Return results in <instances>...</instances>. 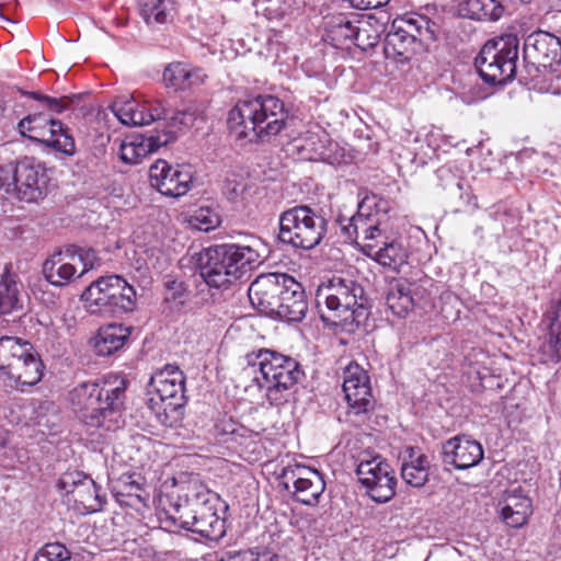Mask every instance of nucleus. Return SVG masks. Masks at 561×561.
<instances>
[{"label":"nucleus","mask_w":561,"mask_h":561,"mask_svg":"<svg viewBox=\"0 0 561 561\" xmlns=\"http://www.w3.org/2000/svg\"><path fill=\"white\" fill-rule=\"evenodd\" d=\"M44 105L54 113H61L66 108H68L70 104V99L68 96L62 98H51L46 95L43 98Z\"/></svg>","instance_id":"603ef678"},{"label":"nucleus","mask_w":561,"mask_h":561,"mask_svg":"<svg viewBox=\"0 0 561 561\" xmlns=\"http://www.w3.org/2000/svg\"><path fill=\"white\" fill-rule=\"evenodd\" d=\"M110 275L101 276L92 282L81 295L83 306L92 316L113 317L114 291L118 287H111Z\"/></svg>","instance_id":"a878e982"},{"label":"nucleus","mask_w":561,"mask_h":561,"mask_svg":"<svg viewBox=\"0 0 561 561\" xmlns=\"http://www.w3.org/2000/svg\"><path fill=\"white\" fill-rule=\"evenodd\" d=\"M46 168L34 158H23L9 169L0 170V188L26 203L37 202L46 195Z\"/></svg>","instance_id":"9b49d317"},{"label":"nucleus","mask_w":561,"mask_h":561,"mask_svg":"<svg viewBox=\"0 0 561 561\" xmlns=\"http://www.w3.org/2000/svg\"><path fill=\"white\" fill-rule=\"evenodd\" d=\"M111 287H118L114 291L113 317L134 312L138 307V297L135 286L128 283L123 276L110 275Z\"/></svg>","instance_id":"f704fd0d"},{"label":"nucleus","mask_w":561,"mask_h":561,"mask_svg":"<svg viewBox=\"0 0 561 561\" xmlns=\"http://www.w3.org/2000/svg\"><path fill=\"white\" fill-rule=\"evenodd\" d=\"M167 111L168 110L163 101H147L142 98V127L153 123L156 124V127L152 130L142 134V149L147 150L145 138L156 133V129L161 130L163 128V123H169V121L165 119Z\"/></svg>","instance_id":"ea45409f"},{"label":"nucleus","mask_w":561,"mask_h":561,"mask_svg":"<svg viewBox=\"0 0 561 561\" xmlns=\"http://www.w3.org/2000/svg\"><path fill=\"white\" fill-rule=\"evenodd\" d=\"M551 92L553 94L561 95V77L557 78L556 84L551 85Z\"/></svg>","instance_id":"13d9d810"},{"label":"nucleus","mask_w":561,"mask_h":561,"mask_svg":"<svg viewBox=\"0 0 561 561\" xmlns=\"http://www.w3.org/2000/svg\"><path fill=\"white\" fill-rule=\"evenodd\" d=\"M49 561H67L70 559V551L60 542H50L39 550Z\"/></svg>","instance_id":"8fccbe9b"},{"label":"nucleus","mask_w":561,"mask_h":561,"mask_svg":"<svg viewBox=\"0 0 561 561\" xmlns=\"http://www.w3.org/2000/svg\"><path fill=\"white\" fill-rule=\"evenodd\" d=\"M220 222L219 214L210 207H199L188 218L192 228L204 232L215 230Z\"/></svg>","instance_id":"79ce46f5"},{"label":"nucleus","mask_w":561,"mask_h":561,"mask_svg":"<svg viewBox=\"0 0 561 561\" xmlns=\"http://www.w3.org/2000/svg\"><path fill=\"white\" fill-rule=\"evenodd\" d=\"M162 77L165 85L175 91L197 88L204 84L207 79V75L202 68L181 61L169 64L164 68Z\"/></svg>","instance_id":"c756f323"},{"label":"nucleus","mask_w":561,"mask_h":561,"mask_svg":"<svg viewBox=\"0 0 561 561\" xmlns=\"http://www.w3.org/2000/svg\"><path fill=\"white\" fill-rule=\"evenodd\" d=\"M385 202L376 194L365 193L358 203L357 211L350 218H339L343 234L355 242L366 253V245L382 239L380 228L386 217Z\"/></svg>","instance_id":"f8f14e48"},{"label":"nucleus","mask_w":561,"mask_h":561,"mask_svg":"<svg viewBox=\"0 0 561 561\" xmlns=\"http://www.w3.org/2000/svg\"><path fill=\"white\" fill-rule=\"evenodd\" d=\"M186 288L183 282L175 279L168 280L164 284V301L170 305L171 308H179L184 305L186 300Z\"/></svg>","instance_id":"49530a36"},{"label":"nucleus","mask_w":561,"mask_h":561,"mask_svg":"<svg viewBox=\"0 0 561 561\" xmlns=\"http://www.w3.org/2000/svg\"><path fill=\"white\" fill-rule=\"evenodd\" d=\"M260 263L259 252L249 245L220 244L199 255L201 276L214 288H225Z\"/></svg>","instance_id":"39448f33"},{"label":"nucleus","mask_w":561,"mask_h":561,"mask_svg":"<svg viewBox=\"0 0 561 561\" xmlns=\"http://www.w3.org/2000/svg\"><path fill=\"white\" fill-rule=\"evenodd\" d=\"M437 26L426 15L407 12L397 16L385 39V54L400 62L408 61L421 43L436 39Z\"/></svg>","instance_id":"423d86ee"},{"label":"nucleus","mask_w":561,"mask_h":561,"mask_svg":"<svg viewBox=\"0 0 561 561\" xmlns=\"http://www.w3.org/2000/svg\"><path fill=\"white\" fill-rule=\"evenodd\" d=\"M304 144L298 148L305 149L309 152L306 154V159L309 160H324L328 157L325 142L328 141L327 135L310 134L308 137L302 139Z\"/></svg>","instance_id":"a18cd8bd"},{"label":"nucleus","mask_w":561,"mask_h":561,"mask_svg":"<svg viewBox=\"0 0 561 561\" xmlns=\"http://www.w3.org/2000/svg\"><path fill=\"white\" fill-rule=\"evenodd\" d=\"M95 252L80 250L78 254L55 253L43 264L45 279L54 286L62 287L94 267Z\"/></svg>","instance_id":"dca6fc26"},{"label":"nucleus","mask_w":561,"mask_h":561,"mask_svg":"<svg viewBox=\"0 0 561 561\" xmlns=\"http://www.w3.org/2000/svg\"><path fill=\"white\" fill-rule=\"evenodd\" d=\"M21 307V291L16 276L5 272L0 279V313H11Z\"/></svg>","instance_id":"4c0bfd02"},{"label":"nucleus","mask_w":561,"mask_h":561,"mask_svg":"<svg viewBox=\"0 0 561 561\" xmlns=\"http://www.w3.org/2000/svg\"><path fill=\"white\" fill-rule=\"evenodd\" d=\"M127 382L121 375L110 374L94 381H83L69 392V400L78 419L92 428L114 431V416Z\"/></svg>","instance_id":"f257e3e1"},{"label":"nucleus","mask_w":561,"mask_h":561,"mask_svg":"<svg viewBox=\"0 0 561 561\" xmlns=\"http://www.w3.org/2000/svg\"><path fill=\"white\" fill-rule=\"evenodd\" d=\"M519 41L506 35L488 41L476 58V67L484 82L505 84L516 75Z\"/></svg>","instance_id":"1a4fd4ad"},{"label":"nucleus","mask_w":561,"mask_h":561,"mask_svg":"<svg viewBox=\"0 0 561 561\" xmlns=\"http://www.w3.org/2000/svg\"><path fill=\"white\" fill-rule=\"evenodd\" d=\"M140 158V142L137 137H127L121 146V159L129 164H137Z\"/></svg>","instance_id":"09e8293b"},{"label":"nucleus","mask_w":561,"mask_h":561,"mask_svg":"<svg viewBox=\"0 0 561 561\" xmlns=\"http://www.w3.org/2000/svg\"><path fill=\"white\" fill-rule=\"evenodd\" d=\"M288 114L283 101L273 95H259L239 101L228 114V127L236 138L256 141L284 129Z\"/></svg>","instance_id":"7ed1b4c3"},{"label":"nucleus","mask_w":561,"mask_h":561,"mask_svg":"<svg viewBox=\"0 0 561 561\" xmlns=\"http://www.w3.org/2000/svg\"><path fill=\"white\" fill-rule=\"evenodd\" d=\"M131 332V327L121 323L104 324L90 337L89 346L98 357H108L125 346Z\"/></svg>","instance_id":"393cba45"},{"label":"nucleus","mask_w":561,"mask_h":561,"mask_svg":"<svg viewBox=\"0 0 561 561\" xmlns=\"http://www.w3.org/2000/svg\"><path fill=\"white\" fill-rule=\"evenodd\" d=\"M217 501V494L211 492L197 474L182 472L161 485L160 493L154 499L157 518L159 519L163 512L180 514L185 508Z\"/></svg>","instance_id":"6e6552de"},{"label":"nucleus","mask_w":561,"mask_h":561,"mask_svg":"<svg viewBox=\"0 0 561 561\" xmlns=\"http://www.w3.org/2000/svg\"><path fill=\"white\" fill-rule=\"evenodd\" d=\"M58 119H54L45 113H34L22 118L18 124V130L23 137H27L31 140L43 142L49 131L53 123Z\"/></svg>","instance_id":"e433bc0d"},{"label":"nucleus","mask_w":561,"mask_h":561,"mask_svg":"<svg viewBox=\"0 0 561 561\" xmlns=\"http://www.w3.org/2000/svg\"><path fill=\"white\" fill-rule=\"evenodd\" d=\"M232 193L238 194V192H237V187H233V188H232Z\"/></svg>","instance_id":"e2e57ef3"},{"label":"nucleus","mask_w":561,"mask_h":561,"mask_svg":"<svg viewBox=\"0 0 561 561\" xmlns=\"http://www.w3.org/2000/svg\"><path fill=\"white\" fill-rule=\"evenodd\" d=\"M27 355L18 358L11 366L5 369L0 379L5 387L18 388L24 386H35L42 378L44 373V364L39 356L33 351H27Z\"/></svg>","instance_id":"4be33fe9"},{"label":"nucleus","mask_w":561,"mask_h":561,"mask_svg":"<svg viewBox=\"0 0 561 561\" xmlns=\"http://www.w3.org/2000/svg\"><path fill=\"white\" fill-rule=\"evenodd\" d=\"M343 392L350 408V413H367L373 407V393L369 376L356 363H350L344 368Z\"/></svg>","instance_id":"6ab92c4d"},{"label":"nucleus","mask_w":561,"mask_h":561,"mask_svg":"<svg viewBox=\"0 0 561 561\" xmlns=\"http://www.w3.org/2000/svg\"><path fill=\"white\" fill-rule=\"evenodd\" d=\"M327 233V220L309 206L291 207L279 215L278 239L294 248L310 250Z\"/></svg>","instance_id":"9d476101"},{"label":"nucleus","mask_w":561,"mask_h":561,"mask_svg":"<svg viewBox=\"0 0 561 561\" xmlns=\"http://www.w3.org/2000/svg\"><path fill=\"white\" fill-rule=\"evenodd\" d=\"M33 561H49V560H48V559H46V558H45V556H44L41 551H38V552L35 554V557H34Z\"/></svg>","instance_id":"052dcab7"},{"label":"nucleus","mask_w":561,"mask_h":561,"mask_svg":"<svg viewBox=\"0 0 561 561\" xmlns=\"http://www.w3.org/2000/svg\"><path fill=\"white\" fill-rule=\"evenodd\" d=\"M524 51L534 64L552 67L561 61V41L550 33L537 32L526 38Z\"/></svg>","instance_id":"b1692460"},{"label":"nucleus","mask_w":561,"mask_h":561,"mask_svg":"<svg viewBox=\"0 0 561 561\" xmlns=\"http://www.w3.org/2000/svg\"><path fill=\"white\" fill-rule=\"evenodd\" d=\"M30 95L34 99V100H37V101H41L43 102V98H45L46 95L44 94H41L38 92H31Z\"/></svg>","instance_id":"bf43d9fd"},{"label":"nucleus","mask_w":561,"mask_h":561,"mask_svg":"<svg viewBox=\"0 0 561 561\" xmlns=\"http://www.w3.org/2000/svg\"><path fill=\"white\" fill-rule=\"evenodd\" d=\"M356 474L367 494L377 503H386L396 494L394 471L380 456L360 459Z\"/></svg>","instance_id":"2eb2a0df"},{"label":"nucleus","mask_w":561,"mask_h":561,"mask_svg":"<svg viewBox=\"0 0 561 561\" xmlns=\"http://www.w3.org/2000/svg\"><path fill=\"white\" fill-rule=\"evenodd\" d=\"M548 345L557 359L561 360V300L556 305L549 325Z\"/></svg>","instance_id":"c03bdc74"},{"label":"nucleus","mask_w":561,"mask_h":561,"mask_svg":"<svg viewBox=\"0 0 561 561\" xmlns=\"http://www.w3.org/2000/svg\"><path fill=\"white\" fill-rule=\"evenodd\" d=\"M115 496L122 507L135 511L136 513L139 511L140 494H127L126 491H117Z\"/></svg>","instance_id":"3c124183"},{"label":"nucleus","mask_w":561,"mask_h":561,"mask_svg":"<svg viewBox=\"0 0 561 561\" xmlns=\"http://www.w3.org/2000/svg\"><path fill=\"white\" fill-rule=\"evenodd\" d=\"M352 7L358 10H369L382 7L389 0H347Z\"/></svg>","instance_id":"5fc2aeb1"},{"label":"nucleus","mask_w":561,"mask_h":561,"mask_svg":"<svg viewBox=\"0 0 561 561\" xmlns=\"http://www.w3.org/2000/svg\"><path fill=\"white\" fill-rule=\"evenodd\" d=\"M118 491H126L127 494H139L140 485L136 481L125 482Z\"/></svg>","instance_id":"4d7b16f0"},{"label":"nucleus","mask_w":561,"mask_h":561,"mask_svg":"<svg viewBox=\"0 0 561 561\" xmlns=\"http://www.w3.org/2000/svg\"><path fill=\"white\" fill-rule=\"evenodd\" d=\"M419 286L408 279L400 278L390 284L386 301L391 312L404 318L413 309Z\"/></svg>","instance_id":"2f4dec72"},{"label":"nucleus","mask_w":561,"mask_h":561,"mask_svg":"<svg viewBox=\"0 0 561 561\" xmlns=\"http://www.w3.org/2000/svg\"><path fill=\"white\" fill-rule=\"evenodd\" d=\"M401 459L403 481L413 488L423 486L430 474L428 457L419 447L409 446L404 449Z\"/></svg>","instance_id":"7c9ffc66"},{"label":"nucleus","mask_w":561,"mask_h":561,"mask_svg":"<svg viewBox=\"0 0 561 561\" xmlns=\"http://www.w3.org/2000/svg\"><path fill=\"white\" fill-rule=\"evenodd\" d=\"M324 27L327 38L336 47L343 46L347 42L360 46L363 44L362 36L367 32L360 21L344 13L327 16Z\"/></svg>","instance_id":"bb28decb"},{"label":"nucleus","mask_w":561,"mask_h":561,"mask_svg":"<svg viewBox=\"0 0 561 561\" xmlns=\"http://www.w3.org/2000/svg\"><path fill=\"white\" fill-rule=\"evenodd\" d=\"M149 182L152 188L164 196L181 197L193 185V172L188 165L172 167L165 160H157L149 169Z\"/></svg>","instance_id":"a211bd4d"},{"label":"nucleus","mask_w":561,"mask_h":561,"mask_svg":"<svg viewBox=\"0 0 561 561\" xmlns=\"http://www.w3.org/2000/svg\"><path fill=\"white\" fill-rule=\"evenodd\" d=\"M286 275L270 273L257 276L248 290L253 308L265 314H275L283 287L280 277H286Z\"/></svg>","instance_id":"412c9836"},{"label":"nucleus","mask_w":561,"mask_h":561,"mask_svg":"<svg viewBox=\"0 0 561 561\" xmlns=\"http://www.w3.org/2000/svg\"><path fill=\"white\" fill-rule=\"evenodd\" d=\"M147 394V431L158 435L159 427H174L183 417L185 376L178 366L165 365L149 379Z\"/></svg>","instance_id":"f03ea898"},{"label":"nucleus","mask_w":561,"mask_h":561,"mask_svg":"<svg viewBox=\"0 0 561 561\" xmlns=\"http://www.w3.org/2000/svg\"><path fill=\"white\" fill-rule=\"evenodd\" d=\"M33 351V346L20 337L2 336L0 337V375L8 369L18 358Z\"/></svg>","instance_id":"58836bf2"},{"label":"nucleus","mask_w":561,"mask_h":561,"mask_svg":"<svg viewBox=\"0 0 561 561\" xmlns=\"http://www.w3.org/2000/svg\"><path fill=\"white\" fill-rule=\"evenodd\" d=\"M216 503L185 508L180 514L163 512L159 515V529L169 533L186 529L207 539H219L224 535V520L217 514Z\"/></svg>","instance_id":"ddd939ff"},{"label":"nucleus","mask_w":561,"mask_h":561,"mask_svg":"<svg viewBox=\"0 0 561 561\" xmlns=\"http://www.w3.org/2000/svg\"><path fill=\"white\" fill-rule=\"evenodd\" d=\"M57 488L62 492L67 505L79 515L102 511L105 496L100 488L85 473L68 471L61 474Z\"/></svg>","instance_id":"4468645a"},{"label":"nucleus","mask_w":561,"mask_h":561,"mask_svg":"<svg viewBox=\"0 0 561 561\" xmlns=\"http://www.w3.org/2000/svg\"><path fill=\"white\" fill-rule=\"evenodd\" d=\"M504 5L497 0H462L457 5L461 18L494 22L504 13Z\"/></svg>","instance_id":"72a5a7b5"},{"label":"nucleus","mask_w":561,"mask_h":561,"mask_svg":"<svg viewBox=\"0 0 561 561\" xmlns=\"http://www.w3.org/2000/svg\"><path fill=\"white\" fill-rule=\"evenodd\" d=\"M209 561H260L259 556L251 550L228 553L226 558L215 557Z\"/></svg>","instance_id":"864d4df0"},{"label":"nucleus","mask_w":561,"mask_h":561,"mask_svg":"<svg viewBox=\"0 0 561 561\" xmlns=\"http://www.w3.org/2000/svg\"><path fill=\"white\" fill-rule=\"evenodd\" d=\"M502 520L511 527H523L533 514L531 500L519 489L505 492L499 502Z\"/></svg>","instance_id":"c85d7f7f"},{"label":"nucleus","mask_w":561,"mask_h":561,"mask_svg":"<svg viewBox=\"0 0 561 561\" xmlns=\"http://www.w3.org/2000/svg\"><path fill=\"white\" fill-rule=\"evenodd\" d=\"M483 459L481 444L466 435H458L443 444V461L457 470L477 466Z\"/></svg>","instance_id":"aec40b11"},{"label":"nucleus","mask_w":561,"mask_h":561,"mask_svg":"<svg viewBox=\"0 0 561 561\" xmlns=\"http://www.w3.org/2000/svg\"><path fill=\"white\" fill-rule=\"evenodd\" d=\"M365 254L380 265L396 271L404 265L409 257L408 250L397 240L390 242H380L379 240L376 243L367 244Z\"/></svg>","instance_id":"473e14b6"},{"label":"nucleus","mask_w":561,"mask_h":561,"mask_svg":"<svg viewBox=\"0 0 561 561\" xmlns=\"http://www.w3.org/2000/svg\"><path fill=\"white\" fill-rule=\"evenodd\" d=\"M195 119L196 110L193 106H187L184 110L176 111L169 119V123H163V128L161 130L156 129V133L145 138L147 152H156L161 147L174 141L178 133L183 128L192 126Z\"/></svg>","instance_id":"cd10ccee"},{"label":"nucleus","mask_w":561,"mask_h":561,"mask_svg":"<svg viewBox=\"0 0 561 561\" xmlns=\"http://www.w3.org/2000/svg\"><path fill=\"white\" fill-rule=\"evenodd\" d=\"M165 552L157 550L153 546L142 547V561H163Z\"/></svg>","instance_id":"6e6d98bb"},{"label":"nucleus","mask_w":561,"mask_h":561,"mask_svg":"<svg viewBox=\"0 0 561 561\" xmlns=\"http://www.w3.org/2000/svg\"><path fill=\"white\" fill-rule=\"evenodd\" d=\"M171 4L172 0H142V19L147 24L164 23Z\"/></svg>","instance_id":"37998d69"},{"label":"nucleus","mask_w":561,"mask_h":561,"mask_svg":"<svg viewBox=\"0 0 561 561\" xmlns=\"http://www.w3.org/2000/svg\"><path fill=\"white\" fill-rule=\"evenodd\" d=\"M317 307L325 319L322 307L341 322H355L364 313V288L351 278L333 277L328 284L321 285L316 295Z\"/></svg>","instance_id":"0eeeda50"},{"label":"nucleus","mask_w":561,"mask_h":561,"mask_svg":"<svg viewBox=\"0 0 561 561\" xmlns=\"http://www.w3.org/2000/svg\"><path fill=\"white\" fill-rule=\"evenodd\" d=\"M146 447L149 448V447H153V443L151 439H147L146 442Z\"/></svg>","instance_id":"680f3d73"},{"label":"nucleus","mask_w":561,"mask_h":561,"mask_svg":"<svg viewBox=\"0 0 561 561\" xmlns=\"http://www.w3.org/2000/svg\"><path fill=\"white\" fill-rule=\"evenodd\" d=\"M293 0H263L262 12L268 20H280L291 11Z\"/></svg>","instance_id":"de8ad7c7"},{"label":"nucleus","mask_w":561,"mask_h":561,"mask_svg":"<svg viewBox=\"0 0 561 561\" xmlns=\"http://www.w3.org/2000/svg\"><path fill=\"white\" fill-rule=\"evenodd\" d=\"M279 478L287 491L294 489V499L305 505L318 504L325 489V482L318 470L299 463L286 466Z\"/></svg>","instance_id":"f3484780"},{"label":"nucleus","mask_w":561,"mask_h":561,"mask_svg":"<svg viewBox=\"0 0 561 561\" xmlns=\"http://www.w3.org/2000/svg\"><path fill=\"white\" fill-rule=\"evenodd\" d=\"M112 111L122 124L127 126L140 125L138 102L133 94L119 95L112 105Z\"/></svg>","instance_id":"a19ab883"},{"label":"nucleus","mask_w":561,"mask_h":561,"mask_svg":"<svg viewBox=\"0 0 561 561\" xmlns=\"http://www.w3.org/2000/svg\"><path fill=\"white\" fill-rule=\"evenodd\" d=\"M250 375L272 405L288 400L289 390L302 376L299 364L291 357L268 348H260L245 356Z\"/></svg>","instance_id":"20e7f679"},{"label":"nucleus","mask_w":561,"mask_h":561,"mask_svg":"<svg viewBox=\"0 0 561 561\" xmlns=\"http://www.w3.org/2000/svg\"><path fill=\"white\" fill-rule=\"evenodd\" d=\"M280 278L283 287L275 316L288 322L301 321L308 310L305 290L293 276L286 275Z\"/></svg>","instance_id":"5701e85b"},{"label":"nucleus","mask_w":561,"mask_h":561,"mask_svg":"<svg viewBox=\"0 0 561 561\" xmlns=\"http://www.w3.org/2000/svg\"><path fill=\"white\" fill-rule=\"evenodd\" d=\"M42 144L66 157H72L77 152L76 141L70 129L60 121L53 123Z\"/></svg>","instance_id":"c9c22d12"}]
</instances>
